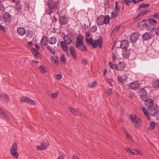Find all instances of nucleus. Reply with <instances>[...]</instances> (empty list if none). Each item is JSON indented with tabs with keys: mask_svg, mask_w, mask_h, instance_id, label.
<instances>
[{
	"mask_svg": "<svg viewBox=\"0 0 159 159\" xmlns=\"http://www.w3.org/2000/svg\"><path fill=\"white\" fill-rule=\"evenodd\" d=\"M85 40L88 45H91L93 48H96L97 46L101 48L102 47V41L101 39L99 38L97 40H93L91 38H86Z\"/></svg>",
	"mask_w": 159,
	"mask_h": 159,
	"instance_id": "nucleus-1",
	"label": "nucleus"
},
{
	"mask_svg": "<svg viewBox=\"0 0 159 159\" xmlns=\"http://www.w3.org/2000/svg\"><path fill=\"white\" fill-rule=\"evenodd\" d=\"M110 20V18L108 15H106L105 16L103 15H100L97 19V22L98 25H102L104 24H107L109 23Z\"/></svg>",
	"mask_w": 159,
	"mask_h": 159,
	"instance_id": "nucleus-2",
	"label": "nucleus"
},
{
	"mask_svg": "<svg viewBox=\"0 0 159 159\" xmlns=\"http://www.w3.org/2000/svg\"><path fill=\"white\" fill-rule=\"evenodd\" d=\"M10 153L14 158H17L18 157L19 153L17 152V146L16 143L13 144L10 150Z\"/></svg>",
	"mask_w": 159,
	"mask_h": 159,
	"instance_id": "nucleus-3",
	"label": "nucleus"
},
{
	"mask_svg": "<svg viewBox=\"0 0 159 159\" xmlns=\"http://www.w3.org/2000/svg\"><path fill=\"white\" fill-rule=\"evenodd\" d=\"M140 98L143 101H145L147 98V92L143 88H142L139 90Z\"/></svg>",
	"mask_w": 159,
	"mask_h": 159,
	"instance_id": "nucleus-4",
	"label": "nucleus"
},
{
	"mask_svg": "<svg viewBox=\"0 0 159 159\" xmlns=\"http://www.w3.org/2000/svg\"><path fill=\"white\" fill-rule=\"evenodd\" d=\"M12 16L8 12L3 13V20L7 23H10L11 21Z\"/></svg>",
	"mask_w": 159,
	"mask_h": 159,
	"instance_id": "nucleus-5",
	"label": "nucleus"
},
{
	"mask_svg": "<svg viewBox=\"0 0 159 159\" xmlns=\"http://www.w3.org/2000/svg\"><path fill=\"white\" fill-rule=\"evenodd\" d=\"M114 67L115 69L118 71H123L125 67L124 62H120L118 64V66L116 64L114 65Z\"/></svg>",
	"mask_w": 159,
	"mask_h": 159,
	"instance_id": "nucleus-6",
	"label": "nucleus"
},
{
	"mask_svg": "<svg viewBox=\"0 0 159 159\" xmlns=\"http://www.w3.org/2000/svg\"><path fill=\"white\" fill-rule=\"evenodd\" d=\"M145 103L146 105L148 108H150L154 107V102L153 100L151 98L146 99L145 101Z\"/></svg>",
	"mask_w": 159,
	"mask_h": 159,
	"instance_id": "nucleus-7",
	"label": "nucleus"
},
{
	"mask_svg": "<svg viewBox=\"0 0 159 159\" xmlns=\"http://www.w3.org/2000/svg\"><path fill=\"white\" fill-rule=\"evenodd\" d=\"M140 84L138 81H135L130 83L129 86L130 88L133 90H136L139 88Z\"/></svg>",
	"mask_w": 159,
	"mask_h": 159,
	"instance_id": "nucleus-8",
	"label": "nucleus"
},
{
	"mask_svg": "<svg viewBox=\"0 0 159 159\" xmlns=\"http://www.w3.org/2000/svg\"><path fill=\"white\" fill-rule=\"evenodd\" d=\"M139 39V35L138 33L134 32L131 34L130 37V39L133 43H134Z\"/></svg>",
	"mask_w": 159,
	"mask_h": 159,
	"instance_id": "nucleus-9",
	"label": "nucleus"
},
{
	"mask_svg": "<svg viewBox=\"0 0 159 159\" xmlns=\"http://www.w3.org/2000/svg\"><path fill=\"white\" fill-rule=\"evenodd\" d=\"M151 11L149 10H145L141 11L138 15L134 19V20L135 21H137L139 20V17L141 16L144 15L145 14L148 13L150 12Z\"/></svg>",
	"mask_w": 159,
	"mask_h": 159,
	"instance_id": "nucleus-10",
	"label": "nucleus"
},
{
	"mask_svg": "<svg viewBox=\"0 0 159 159\" xmlns=\"http://www.w3.org/2000/svg\"><path fill=\"white\" fill-rule=\"evenodd\" d=\"M148 110L150 115L152 116H154L157 111V108L154 106L150 108H148Z\"/></svg>",
	"mask_w": 159,
	"mask_h": 159,
	"instance_id": "nucleus-11",
	"label": "nucleus"
},
{
	"mask_svg": "<svg viewBox=\"0 0 159 159\" xmlns=\"http://www.w3.org/2000/svg\"><path fill=\"white\" fill-rule=\"evenodd\" d=\"M129 41L127 40H124L121 41L120 43V47L122 49H124L125 50L128 48L129 46Z\"/></svg>",
	"mask_w": 159,
	"mask_h": 159,
	"instance_id": "nucleus-12",
	"label": "nucleus"
},
{
	"mask_svg": "<svg viewBox=\"0 0 159 159\" xmlns=\"http://www.w3.org/2000/svg\"><path fill=\"white\" fill-rule=\"evenodd\" d=\"M9 96L5 93L2 94L0 95V99L3 101L8 102L9 101Z\"/></svg>",
	"mask_w": 159,
	"mask_h": 159,
	"instance_id": "nucleus-13",
	"label": "nucleus"
},
{
	"mask_svg": "<svg viewBox=\"0 0 159 159\" xmlns=\"http://www.w3.org/2000/svg\"><path fill=\"white\" fill-rule=\"evenodd\" d=\"M69 19L65 16H61L60 18V22L62 25H65L67 23Z\"/></svg>",
	"mask_w": 159,
	"mask_h": 159,
	"instance_id": "nucleus-14",
	"label": "nucleus"
},
{
	"mask_svg": "<svg viewBox=\"0 0 159 159\" xmlns=\"http://www.w3.org/2000/svg\"><path fill=\"white\" fill-rule=\"evenodd\" d=\"M68 44L64 41H62L61 43V47L62 50L65 52L68 51V47L67 46Z\"/></svg>",
	"mask_w": 159,
	"mask_h": 159,
	"instance_id": "nucleus-15",
	"label": "nucleus"
},
{
	"mask_svg": "<svg viewBox=\"0 0 159 159\" xmlns=\"http://www.w3.org/2000/svg\"><path fill=\"white\" fill-rule=\"evenodd\" d=\"M152 36L151 33L147 32L143 34V38L144 40H148L151 39L152 38Z\"/></svg>",
	"mask_w": 159,
	"mask_h": 159,
	"instance_id": "nucleus-16",
	"label": "nucleus"
},
{
	"mask_svg": "<svg viewBox=\"0 0 159 159\" xmlns=\"http://www.w3.org/2000/svg\"><path fill=\"white\" fill-rule=\"evenodd\" d=\"M18 33L20 35H23L26 33V31L25 29L23 27H19L17 30Z\"/></svg>",
	"mask_w": 159,
	"mask_h": 159,
	"instance_id": "nucleus-17",
	"label": "nucleus"
},
{
	"mask_svg": "<svg viewBox=\"0 0 159 159\" xmlns=\"http://www.w3.org/2000/svg\"><path fill=\"white\" fill-rule=\"evenodd\" d=\"M69 50L72 58L75 60L77 58V55L74 48L73 47H70Z\"/></svg>",
	"mask_w": 159,
	"mask_h": 159,
	"instance_id": "nucleus-18",
	"label": "nucleus"
},
{
	"mask_svg": "<svg viewBox=\"0 0 159 159\" xmlns=\"http://www.w3.org/2000/svg\"><path fill=\"white\" fill-rule=\"evenodd\" d=\"M63 39L64 42H66L68 44H70L72 42V40L70 37L67 35H65L63 37Z\"/></svg>",
	"mask_w": 159,
	"mask_h": 159,
	"instance_id": "nucleus-19",
	"label": "nucleus"
},
{
	"mask_svg": "<svg viewBox=\"0 0 159 159\" xmlns=\"http://www.w3.org/2000/svg\"><path fill=\"white\" fill-rule=\"evenodd\" d=\"M57 42L56 38L54 37H51L48 39V42L51 45L55 44Z\"/></svg>",
	"mask_w": 159,
	"mask_h": 159,
	"instance_id": "nucleus-20",
	"label": "nucleus"
},
{
	"mask_svg": "<svg viewBox=\"0 0 159 159\" xmlns=\"http://www.w3.org/2000/svg\"><path fill=\"white\" fill-rule=\"evenodd\" d=\"M48 42V39L47 37H44L42 39L40 43V45L41 47L43 48V46L46 45Z\"/></svg>",
	"mask_w": 159,
	"mask_h": 159,
	"instance_id": "nucleus-21",
	"label": "nucleus"
},
{
	"mask_svg": "<svg viewBox=\"0 0 159 159\" xmlns=\"http://www.w3.org/2000/svg\"><path fill=\"white\" fill-rule=\"evenodd\" d=\"M144 26L146 27H147L149 30L152 32H153L154 31L156 26L150 24L148 25L147 24H145Z\"/></svg>",
	"mask_w": 159,
	"mask_h": 159,
	"instance_id": "nucleus-22",
	"label": "nucleus"
},
{
	"mask_svg": "<svg viewBox=\"0 0 159 159\" xmlns=\"http://www.w3.org/2000/svg\"><path fill=\"white\" fill-rule=\"evenodd\" d=\"M32 51L34 53V54L36 58L37 59H40L41 57L40 54L38 53L34 48H31Z\"/></svg>",
	"mask_w": 159,
	"mask_h": 159,
	"instance_id": "nucleus-23",
	"label": "nucleus"
},
{
	"mask_svg": "<svg viewBox=\"0 0 159 159\" xmlns=\"http://www.w3.org/2000/svg\"><path fill=\"white\" fill-rule=\"evenodd\" d=\"M41 145L42 147H43V148L44 149H46L48 146V142L46 140H44L43 141Z\"/></svg>",
	"mask_w": 159,
	"mask_h": 159,
	"instance_id": "nucleus-24",
	"label": "nucleus"
},
{
	"mask_svg": "<svg viewBox=\"0 0 159 159\" xmlns=\"http://www.w3.org/2000/svg\"><path fill=\"white\" fill-rule=\"evenodd\" d=\"M98 85V83L96 81H95L92 83L89 84L88 85V87L90 89H93L96 87Z\"/></svg>",
	"mask_w": 159,
	"mask_h": 159,
	"instance_id": "nucleus-25",
	"label": "nucleus"
},
{
	"mask_svg": "<svg viewBox=\"0 0 159 159\" xmlns=\"http://www.w3.org/2000/svg\"><path fill=\"white\" fill-rule=\"evenodd\" d=\"M48 6L51 9H53L55 7V2H51V1H48Z\"/></svg>",
	"mask_w": 159,
	"mask_h": 159,
	"instance_id": "nucleus-26",
	"label": "nucleus"
},
{
	"mask_svg": "<svg viewBox=\"0 0 159 159\" xmlns=\"http://www.w3.org/2000/svg\"><path fill=\"white\" fill-rule=\"evenodd\" d=\"M142 120L140 119H138V120L135 123V128H138L142 125Z\"/></svg>",
	"mask_w": 159,
	"mask_h": 159,
	"instance_id": "nucleus-27",
	"label": "nucleus"
},
{
	"mask_svg": "<svg viewBox=\"0 0 159 159\" xmlns=\"http://www.w3.org/2000/svg\"><path fill=\"white\" fill-rule=\"evenodd\" d=\"M148 20L149 22V24L156 25L157 24V21L153 18H149L148 19Z\"/></svg>",
	"mask_w": 159,
	"mask_h": 159,
	"instance_id": "nucleus-28",
	"label": "nucleus"
},
{
	"mask_svg": "<svg viewBox=\"0 0 159 159\" xmlns=\"http://www.w3.org/2000/svg\"><path fill=\"white\" fill-rule=\"evenodd\" d=\"M156 123L154 121L151 122L149 124V130H152L154 129L155 126L156 125Z\"/></svg>",
	"mask_w": 159,
	"mask_h": 159,
	"instance_id": "nucleus-29",
	"label": "nucleus"
},
{
	"mask_svg": "<svg viewBox=\"0 0 159 159\" xmlns=\"http://www.w3.org/2000/svg\"><path fill=\"white\" fill-rule=\"evenodd\" d=\"M39 69L43 73L46 72L48 70V68L47 67H44L43 66H41L39 67Z\"/></svg>",
	"mask_w": 159,
	"mask_h": 159,
	"instance_id": "nucleus-30",
	"label": "nucleus"
},
{
	"mask_svg": "<svg viewBox=\"0 0 159 159\" xmlns=\"http://www.w3.org/2000/svg\"><path fill=\"white\" fill-rule=\"evenodd\" d=\"M122 55L124 58H128L129 56V52L127 51L126 50H124L122 52Z\"/></svg>",
	"mask_w": 159,
	"mask_h": 159,
	"instance_id": "nucleus-31",
	"label": "nucleus"
},
{
	"mask_svg": "<svg viewBox=\"0 0 159 159\" xmlns=\"http://www.w3.org/2000/svg\"><path fill=\"white\" fill-rule=\"evenodd\" d=\"M153 87L155 89L159 88V80L155 81L153 83Z\"/></svg>",
	"mask_w": 159,
	"mask_h": 159,
	"instance_id": "nucleus-32",
	"label": "nucleus"
},
{
	"mask_svg": "<svg viewBox=\"0 0 159 159\" xmlns=\"http://www.w3.org/2000/svg\"><path fill=\"white\" fill-rule=\"evenodd\" d=\"M125 134L126 136L127 137L128 139L129 140L132 142H134V140L131 136L129 135L127 132L126 131H125Z\"/></svg>",
	"mask_w": 159,
	"mask_h": 159,
	"instance_id": "nucleus-33",
	"label": "nucleus"
},
{
	"mask_svg": "<svg viewBox=\"0 0 159 159\" xmlns=\"http://www.w3.org/2000/svg\"><path fill=\"white\" fill-rule=\"evenodd\" d=\"M51 61L54 63L57 64L58 63V59L57 56H52L51 59Z\"/></svg>",
	"mask_w": 159,
	"mask_h": 159,
	"instance_id": "nucleus-34",
	"label": "nucleus"
},
{
	"mask_svg": "<svg viewBox=\"0 0 159 159\" xmlns=\"http://www.w3.org/2000/svg\"><path fill=\"white\" fill-rule=\"evenodd\" d=\"M130 117L132 122L133 123H135L139 119L136 116H132V115H130Z\"/></svg>",
	"mask_w": 159,
	"mask_h": 159,
	"instance_id": "nucleus-35",
	"label": "nucleus"
},
{
	"mask_svg": "<svg viewBox=\"0 0 159 159\" xmlns=\"http://www.w3.org/2000/svg\"><path fill=\"white\" fill-rule=\"evenodd\" d=\"M69 109L70 111L74 115H76L78 114L79 111L77 109H74L71 107H70Z\"/></svg>",
	"mask_w": 159,
	"mask_h": 159,
	"instance_id": "nucleus-36",
	"label": "nucleus"
},
{
	"mask_svg": "<svg viewBox=\"0 0 159 159\" xmlns=\"http://www.w3.org/2000/svg\"><path fill=\"white\" fill-rule=\"evenodd\" d=\"M58 94V93L57 92H56L54 93H50V94H49V95L52 98H56Z\"/></svg>",
	"mask_w": 159,
	"mask_h": 159,
	"instance_id": "nucleus-37",
	"label": "nucleus"
},
{
	"mask_svg": "<svg viewBox=\"0 0 159 159\" xmlns=\"http://www.w3.org/2000/svg\"><path fill=\"white\" fill-rule=\"evenodd\" d=\"M79 48L80 50H81L83 52H86L88 50L87 48L84 44L82 45V46Z\"/></svg>",
	"mask_w": 159,
	"mask_h": 159,
	"instance_id": "nucleus-38",
	"label": "nucleus"
},
{
	"mask_svg": "<svg viewBox=\"0 0 159 159\" xmlns=\"http://www.w3.org/2000/svg\"><path fill=\"white\" fill-rule=\"evenodd\" d=\"M26 102L30 103L32 105H34L36 104V102L35 101H34L31 99H30L28 98V99Z\"/></svg>",
	"mask_w": 159,
	"mask_h": 159,
	"instance_id": "nucleus-39",
	"label": "nucleus"
},
{
	"mask_svg": "<svg viewBox=\"0 0 159 159\" xmlns=\"http://www.w3.org/2000/svg\"><path fill=\"white\" fill-rule=\"evenodd\" d=\"M149 6V4H145L144 3L141 4L139 7L138 9L140 10L141 8H146Z\"/></svg>",
	"mask_w": 159,
	"mask_h": 159,
	"instance_id": "nucleus-40",
	"label": "nucleus"
},
{
	"mask_svg": "<svg viewBox=\"0 0 159 159\" xmlns=\"http://www.w3.org/2000/svg\"><path fill=\"white\" fill-rule=\"evenodd\" d=\"M28 97H22L20 98V101L21 102H27Z\"/></svg>",
	"mask_w": 159,
	"mask_h": 159,
	"instance_id": "nucleus-41",
	"label": "nucleus"
},
{
	"mask_svg": "<svg viewBox=\"0 0 159 159\" xmlns=\"http://www.w3.org/2000/svg\"><path fill=\"white\" fill-rule=\"evenodd\" d=\"M83 44H84L83 43V42H79L77 41L76 43L75 46H76V48H79L80 47H81L82 46V45H83Z\"/></svg>",
	"mask_w": 159,
	"mask_h": 159,
	"instance_id": "nucleus-42",
	"label": "nucleus"
},
{
	"mask_svg": "<svg viewBox=\"0 0 159 159\" xmlns=\"http://www.w3.org/2000/svg\"><path fill=\"white\" fill-rule=\"evenodd\" d=\"M90 30L93 33L96 32L97 30V26L95 25L92 26L90 29Z\"/></svg>",
	"mask_w": 159,
	"mask_h": 159,
	"instance_id": "nucleus-43",
	"label": "nucleus"
},
{
	"mask_svg": "<svg viewBox=\"0 0 159 159\" xmlns=\"http://www.w3.org/2000/svg\"><path fill=\"white\" fill-rule=\"evenodd\" d=\"M84 37L83 36L81 35H79L76 38V39L77 40V41L78 42H83L82 40L84 39Z\"/></svg>",
	"mask_w": 159,
	"mask_h": 159,
	"instance_id": "nucleus-44",
	"label": "nucleus"
},
{
	"mask_svg": "<svg viewBox=\"0 0 159 159\" xmlns=\"http://www.w3.org/2000/svg\"><path fill=\"white\" fill-rule=\"evenodd\" d=\"M152 17L156 18L159 20V12H157L155 13L152 16Z\"/></svg>",
	"mask_w": 159,
	"mask_h": 159,
	"instance_id": "nucleus-45",
	"label": "nucleus"
},
{
	"mask_svg": "<svg viewBox=\"0 0 159 159\" xmlns=\"http://www.w3.org/2000/svg\"><path fill=\"white\" fill-rule=\"evenodd\" d=\"M118 13L119 12L116 11L115 12L114 11L113 12H112V14L111 15V18H113L115 17H116L117 16V15L118 14Z\"/></svg>",
	"mask_w": 159,
	"mask_h": 159,
	"instance_id": "nucleus-46",
	"label": "nucleus"
},
{
	"mask_svg": "<svg viewBox=\"0 0 159 159\" xmlns=\"http://www.w3.org/2000/svg\"><path fill=\"white\" fill-rule=\"evenodd\" d=\"M48 48L50 50L52 54H54L55 53V51L54 49L52 48L49 46H48Z\"/></svg>",
	"mask_w": 159,
	"mask_h": 159,
	"instance_id": "nucleus-47",
	"label": "nucleus"
},
{
	"mask_svg": "<svg viewBox=\"0 0 159 159\" xmlns=\"http://www.w3.org/2000/svg\"><path fill=\"white\" fill-rule=\"evenodd\" d=\"M107 93L109 96H111L113 93V91L111 89H108L107 90Z\"/></svg>",
	"mask_w": 159,
	"mask_h": 159,
	"instance_id": "nucleus-48",
	"label": "nucleus"
},
{
	"mask_svg": "<svg viewBox=\"0 0 159 159\" xmlns=\"http://www.w3.org/2000/svg\"><path fill=\"white\" fill-rule=\"evenodd\" d=\"M120 26H118L115 27L113 30L112 31V33H114L118 31L119 29L120 28Z\"/></svg>",
	"mask_w": 159,
	"mask_h": 159,
	"instance_id": "nucleus-49",
	"label": "nucleus"
},
{
	"mask_svg": "<svg viewBox=\"0 0 159 159\" xmlns=\"http://www.w3.org/2000/svg\"><path fill=\"white\" fill-rule=\"evenodd\" d=\"M107 82L109 84L110 86H112V82L113 80L112 79H108L107 80Z\"/></svg>",
	"mask_w": 159,
	"mask_h": 159,
	"instance_id": "nucleus-50",
	"label": "nucleus"
},
{
	"mask_svg": "<svg viewBox=\"0 0 159 159\" xmlns=\"http://www.w3.org/2000/svg\"><path fill=\"white\" fill-rule=\"evenodd\" d=\"M62 77V75L61 74H59L56 75L55 78L57 80H60L61 79Z\"/></svg>",
	"mask_w": 159,
	"mask_h": 159,
	"instance_id": "nucleus-51",
	"label": "nucleus"
},
{
	"mask_svg": "<svg viewBox=\"0 0 159 159\" xmlns=\"http://www.w3.org/2000/svg\"><path fill=\"white\" fill-rule=\"evenodd\" d=\"M139 150L138 149L133 150L131 152V154L134 155H138Z\"/></svg>",
	"mask_w": 159,
	"mask_h": 159,
	"instance_id": "nucleus-52",
	"label": "nucleus"
},
{
	"mask_svg": "<svg viewBox=\"0 0 159 159\" xmlns=\"http://www.w3.org/2000/svg\"><path fill=\"white\" fill-rule=\"evenodd\" d=\"M61 4L58 1H57V2H55V7H56L58 9L60 8Z\"/></svg>",
	"mask_w": 159,
	"mask_h": 159,
	"instance_id": "nucleus-53",
	"label": "nucleus"
},
{
	"mask_svg": "<svg viewBox=\"0 0 159 159\" xmlns=\"http://www.w3.org/2000/svg\"><path fill=\"white\" fill-rule=\"evenodd\" d=\"M155 33L156 35L159 36V27L155 28L154 30Z\"/></svg>",
	"mask_w": 159,
	"mask_h": 159,
	"instance_id": "nucleus-54",
	"label": "nucleus"
},
{
	"mask_svg": "<svg viewBox=\"0 0 159 159\" xmlns=\"http://www.w3.org/2000/svg\"><path fill=\"white\" fill-rule=\"evenodd\" d=\"M60 60H61L63 62L66 61V59L65 58V57L64 55L63 54L61 55L60 57Z\"/></svg>",
	"mask_w": 159,
	"mask_h": 159,
	"instance_id": "nucleus-55",
	"label": "nucleus"
},
{
	"mask_svg": "<svg viewBox=\"0 0 159 159\" xmlns=\"http://www.w3.org/2000/svg\"><path fill=\"white\" fill-rule=\"evenodd\" d=\"M0 30L4 33H5L6 32V30L5 27L2 25H0Z\"/></svg>",
	"mask_w": 159,
	"mask_h": 159,
	"instance_id": "nucleus-56",
	"label": "nucleus"
},
{
	"mask_svg": "<svg viewBox=\"0 0 159 159\" xmlns=\"http://www.w3.org/2000/svg\"><path fill=\"white\" fill-rule=\"evenodd\" d=\"M109 64L110 66V68L112 69H115V68L114 67V66L112 62H109Z\"/></svg>",
	"mask_w": 159,
	"mask_h": 159,
	"instance_id": "nucleus-57",
	"label": "nucleus"
},
{
	"mask_svg": "<svg viewBox=\"0 0 159 159\" xmlns=\"http://www.w3.org/2000/svg\"><path fill=\"white\" fill-rule=\"evenodd\" d=\"M117 2H116L115 6L116 11L118 12H119L120 9L119 7L117 6Z\"/></svg>",
	"mask_w": 159,
	"mask_h": 159,
	"instance_id": "nucleus-58",
	"label": "nucleus"
},
{
	"mask_svg": "<svg viewBox=\"0 0 159 159\" xmlns=\"http://www.w3.org/2000/svg\"><path fill=\"white\" fill-rule=\"evenodd\" d=\"M118 80L121 83H123V77L120 76L118 77Z\"/></svg>",
	"mask_w": 159,
	"mask_h": 159,
	"instance_id": "nucleus-59",
	"label": "nucleus"
},
{
	"mask_svg": "<svg viewBox=\"0 0 159 159\" xmlns=\"http://www.w3.org/2000/svg\"><path fill=\"white\" fill-rule=\"evenodd\" d=\"M142 110L143 112L145 115H146V114L148 113L145 107H143L142 108Z\"/></svg>",
	"mask_w": 159,
	"mask_h": 159,
	"instance_id": "nucleus-60",
	"label": "nucleus"
},
{
	"mask_svg": "<svg viewBox=\"0 0 159 159\" xmlns=\"http://www.w3.org/2000/svg\"><path fill=\"white\" fill-rule=\"evenodd\" d=\"M5 9V7L2 3L0 4V11H3Z\"/></svg>",
	"mask_w": 159,
	"mask_h": 159,
	"instance_id": "nucleus-61",
	"label": "nucleus"
},
{
	"mask_svg": "<svg viewBox=\"0 0 159 159\" xmlns=\"http://www.w3.org/2000/svg\"><path fill=\"white\" fill-rule=\"evenodd\" d=\"M82 62L85 65H86L88 64V61L86 59H84L82 61Z\"/></svg>",
	"mask_w": 159,
	"mask_h": 159,
	"instance_id": "nucleus-62",
	"label": "nucleus"
},
{
	"mask_svg": "<svg viewBox=\"0 0 159 159\" xmlns=\"http://www.w3.org/2000/svg\"><path fill=\"white\" fill-rule=\"evenodd\" d=\"M32 35V33L31 31L28 32L27 33V34H26V36L27 37H31Z\"/></svg>",
	"mask_w": 159,
	"mask_h": 159,
	"instance_id": "nucleus-63",
	"label": "nucleus"
},
{
	"mask_svg": "<svg viewBox=\"0 0 159 159\" xmlns=\"http://www.w3.org/2000/svg\"><path fill=\"white\" fill-rule=\"evenodd\" d=\"M116 58H117V57H116V55L114 54V52H113L112 53V59H113V61H115L116 60Z\"/></svg>",
	"mask_w": 159,
	"mask_h": 159,
	"instance_id": "nucleus-64",
	"label": "nucleus"
}]
</instances>
